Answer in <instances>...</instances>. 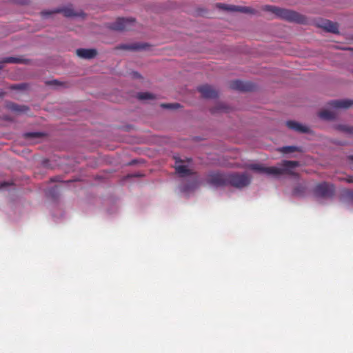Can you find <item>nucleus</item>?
Returning <instances> with one entry per match:
<instances>
[{"label":"nucleus","mask_w":353,"mask_h":353,"mask_svg":"<svg viewBox=\"0 0 353 353\" xmlns=\"http://www.w3.org/2000/svg\"><path fill=\"white\" fill-rule=\"evenodd\" d=\"M353 180L352 179H348V182H352Z\"/></svg>","instance_id":"nucleus-27"},{"label":"nucleus","mask_w":353,"mask_h":353,"mask_svg":"<svg viewBox=\"0 0 353 353\" xmlns=\"http://www.w3.org/2000/svg\"><path fill=\"white\" fill-rule=\"evenodd\" d=\"M319 26L323 30L330 32L336 33L338 32L337 24L328 20L321 21Z\"/></svg>","instance_id":"nucleus-13"},{"label":"nucleus","mask_w":353,"mask_h":353,"mask_svg":"<svg viewBox=\"0 0 353 353\" xmlns=\"http://www.w3.org/2000/svg\"><path fill=\"white\" fill-rule=\"evenodd\" d=\"M202 96L207 99H214L218 96L217 91L210 85H205L199 88Z\"/></svg>","instance_id":"nucleus-10"},{"label":"nucleus","mask_w":353,"mask_h":353,"mask_svg":"<svg viewBox=\"0 0 353 353\" xmlns=\"http://www.w3.org/2000/svg\"><path fill=\"white\" fill-rule=\"evenodd\" d=\"M220 8L222 9L230 10V11H241L243 12H249L248 8H243V7H237L235 6H228V5H221Z\"/></svg>","instance_id":"nucleus-15"},{"label":"nucleus","mask_w":353,"mask_h":353,"mask_svg":"<svg viewBox=\"0 0 353 353\" xmlns=\"http://www.w3.org/2000/svg\"><path fill=\"white\" fill-rule=\"evenodd\" d=\"M39 135H40V134L39 133H37V132L28 133V134H26L27 137H38Z\"/></svg>","instance_id":"nucleus-25"},{"label":"nucleus","mask_w":353,"mask_h":353,"mask_svg":"<svg viewBox=\"0 0 353 353\" xmlns=\"http://www.w3.org/2000/svg\"><path fill=\"white\" fill-rule=\"evenodd\" d=\"M230 87L234 90L248 91L251 90L250 85L241 81H235L231 83Z\"/></svg>","instance_id":"nucleus-14"},{"label":"nucleus","mask_w":353,"mask_h":353,"mask_svg":"<svg viewBox=\"0 0 353 353\" xmlns=\"http://www.w3.org/2000/svg\"><path fill=\"white\" fill-rule=\"evenodd\" d=\"M20 60L14 57H8L0 61V69L3 68L5 63H19Z\"/></svg>","instance_id":"nucleus-19"},{"label":"nucleus","mask_w":353,"mask_h":353,"mask_svg":"<svg viewBox=\"0 0 353 353\" xmlns=\"http://www.w3.org/2000/svg\"><path fill=\"white\" fill-rule=\"evenodd\" d=\"M48 85H54V86H59V85H61V83L59 81H58L57 80H53V81H48L47 83Z\"/></svg>","instance_id":"nucleus-23"},{"label":"nucleus","mask_w":353,"mask_h":353,"mask_svg":"<svg viewBox=\"0 0 353 353\" xmlns=\"http://www.w3.org/2000/svg\"><path fill=\"white\" fill-rule=\"evenodd\" d=\"M252 181V176L247 172H232L228 174V185L238 189L248 186Z\"/></svg>","instance_id":"nucleus-3"},{"label":"nucleus","mask_w":353,"mask_h":353,"mask_svg":"<svg viewBox=\"0 0 353 353\" xmlns=\"http://www.w3.org/2000/svg\"><path fill=\"white\" fill-rule=\"evenodd\" d=\"M345 196L349 203H353V191H347L345 193Z\"/></svg>","instance_id":"nucleus-21"},{"label":"nucleus","mask_w":353,"mask_h":353,"mask_svg":"<svg viewBox=\"0 0 353 353\" xmlns=\"http://www.w3.org/2000/svg\"><path fill=\"white\" fill-rule=\"evenodd\" d=\"M194 187V185H191L190 188H187L185 186L181 187V192H188L190 189H192Z\"/></svg>","instance_id":"nucleus-24"},{"label":"nucleus","mask_w":353,"mask_h":353,"mask_svg":"<svg viewBox=\"0 0 353 353\" xmlns=\"http://www.w3.org/2000/svg\"><path fill=\"white\" fill-rule=\"evenodd\" d=\"M161 106L165 108L176 109L180 107V105L179 103H165L162 104Z\"/></svg>","instance_id":"nucleus-20"},{"label":"nucleus","mask_w":353,"mask_h":353,"mask_svg":"<svg viewBox=\"0 0 353 353\" xmlns=\"http://www.w3.org/2000/svg\"><path fill=\"white\" fill-rule=\"evenodd\" d=\"M174 168L176 172L181 177L189 176L194 173L193 170L181 160H176Z\"/></svg>","instance_id":"nucleus-9"},{"label":"nucleus","mask_w":353,"mask_h":353,"mask_svg":"<svg viewBox=\"0 0 353 353\" xmlns=\"http://www.w3.org/2000/svg\"><path fill=\"white\" fill-rule=\"evenodd\" d=\"M7 108L9 110H10L11 111L16 112H24L28 110V108L24 105L20 106V105L13 103H8Z\"/></svg>","instance_id":"nucleus-16"},{"label":"nucleus","mask_w":353,"mask_h":353,"mask_svg":"<svg viewBox=\"0 0 353 353\" xmlns=\"http://www.w3.org/2000/svg\"><path fill=\"white\" fill-rule=\"evenodd\" d=\"M343 130L347 131V132H351V130L348 128H346V127H343Z\"/></svg>","instance_id":"nucleus-26"},{"label":"nucleus","mask_w":353,"mask_h":353,"mask_svg":"<svg viewBox=\"0 0 353 353\" xmlns=\"http://www.w3.org/2000/svg\"><path fill=\"white\" fill-rule=\"evenodd\" d=\"M334 186L327 183H321L316 185L314 194L316 196L322 198H330L334 195Z\"/></svg>","instance_id":"nucleus-5"},{"label":"nucleus","mask_w":353,"mask_h":353,"mask_svg":"<svg viewBox=\"0 0 353 353\" xmlns=\"http://www.w3.org/2000/svg\"><path fill=\"white\" fill-rule=\"evenodd\" d=\"M267 10L275 13L277 16L289 21H299V15L296 12L282 9L274 6H267Z\"/></svg>","instance_id":"nucleus-4"},{"label":"nucleus","mask_w":353,"mask_h":353,"mask_svg":"<svg viewBox=\"0 0 353 353\" xmlns=\"http://www.w3.org/2000/svg\"><path fill=\"white\" fill-rule=\"evenodd\" d=\"M207 181L215 187L228 185V174L212 173L208 176Z\"/></svg>","instance_id":"nucleus-7"},{"label":"nucleus","mask_w":353,"mask_h":353,"mask_svg":"<svg viewBox=\"0 0 353 353\" xmlns=\"http://www.w3.org/2000/svg\"><path fill=\"white\" fill-rule=\"evenodd\" d=\"M277 150L283 154H289V153L299 151V149L298 147H296V146H284V147L278 148Z\"/></svg>","instance_id":"nucleus-17"},{"label":"nucleus","mask_w":353,"mask_h":353,"mask_svg":"<svg viewBox=\"0 0 353 353\" xmlns=\"http://www.w3.org/2000/svg\"><path fill=\"white\" fill-rule=\"evenodd\" d=\"M353 104V101L350 99L334 100L330 103V105L334 110H324L319 112V116L325 120H331L336 115V110L346 109Z\"/></svg>","instance_id":"nucleus-2"},{"label":"nucleus","mask_w":353,"mask_h":353,"mask_svg":"<svg viewBox=\"0 0 353 353\" xmlns=\"http://www.w3.org/2000/svg\"><path fill=\"white\" fill-rule=\"evenodd\" d=\"M299 165V162L296 161H283L277 166L265 167L261 164L254 163L250 164L247 167L259 173L279 176L283 174L294 175V169Z\"/></svg>","instance_id":"nucleus-1"},{"label":"nucleus","mask_w":353,"mask_h":353,"mask_svg":"<svg viewBox=\"0 0 353 353\" xmlns=\"http://www.w3.org/2000/svg\"><path fill=\"white\" fill-rule=\"evenodd\" d=\"M121 49H125V50H135L139 48L137 46H128V45H123L121 46Z\"/></svg>","instance_id":"nucleus-22"},{"label":"nucleus","mask_w":353,"mask_h":353,"mask_svg":"<svg viewBox=\"0 0 353 353\" xmlns=\"http://www.w3.org/2000/svg\"><path fill=\"white\" fill-rule=\"evenodd\" d=\"M137 97L141 100H148L154 99V96L150 92H140L137 94Z\"/></svg>","instance_id":"nucleus-18"},{"label":"nucleus","mask_w":353,"mask_h":353,"mask_svg":"<svg viewBox=\"0 0 353 353\" xmlns=\"http://www.w3.org/2000/svg\"><path fill=\"white\" fill-rule=\"evenodd\" d=\"M76 54L80 58L91 59L97 56V51L95 49L79 48L76 50Z\"/></svg>","instance_id":"nucleus-11"},{"label":"nucleus","mask_w":353,"mask_h":353,"mask_svg":"<svg viewBox=\"0 0 353 353\" xmlns=\"http://www.w3.org/2000/svg\"><path fill=\"white\" fill-rule=\"evenodd\" d=\"M54 12H62L63 14L66 17L84 18L85 17V14L83 12L75 11L72 7H65L55 11H43L42 12V15L43 17H48L49 15Z\"/></svg>","instance_id":"nucleus-6"},{"label":"nucleus","mask_w":353,"mask_h":353,"mask_svg":"<svg viewBox=\"0 0 353 353\" xmlns=\"http://www.w3.org/2000/svg\"><path fill=\"white\" fill-rule=\"evenodd\" d=\"M286 125L291 130L299 132H309L310 128L307 125H303L299 122L294 121H288L286 122Z\"/></svg>","instance_id":"nucleus-12"},{"label":"nucleus","mask_w":353,"mask_h":353,"mask_svg":"<svg viewBox=\"0 0 353 353\" xmlns=\"http://www.w3.org/2000/svg\"><path fill=\"white\" fill-rule=\"evenodd\" d=\"M134 21L132 19H119L112 25V28L118 31H124L132 30L134 26Z\"/></svg>","instance_id":"nucleus-8"}]
</instances>
